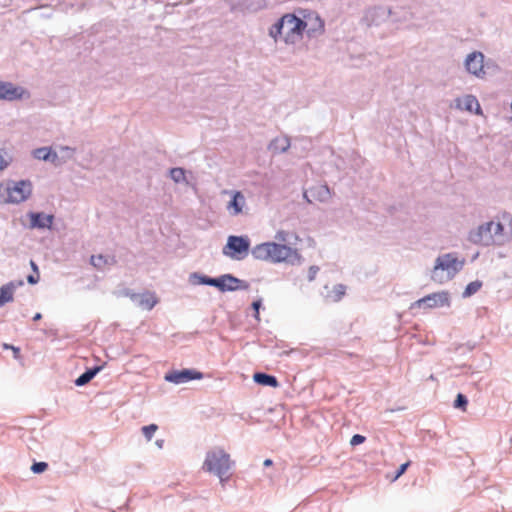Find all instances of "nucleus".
Returning a JSON list of instances; mask_svg holds the SVG:
<instances>
[{
  "label": "nucleus",
  "mask_w": 512,
  "mask_h": 512,
  "mask_svg": "<svg viewBox=\"0 0 512 512\" xmlns=\"http://www.w3.org/2000/svg\"><path fill=\"white\" fill-rule=\"evenodd\" d=\"M285 20L287 22L284 23L283 41L286 44L299 42L302 39L307 23L294 14H285Z\"/></svg>",
  "instance_id": "obj_6"
},
{
  "label": "nucleus",
  "mask_w": 512,
  "mask_h": 512,
  "mask_svg": "<svg viewBox=\"0 0 512 512\" xmlns=\"http://www.w3.org/2000/svg\"><path fill=\"white\" fill-rule=\"evenodd\" d=\"M48 468V464L46 462H34L31 466V471L34 474H40L46 471Z\"/></svg>",
  "instance_id": "obj_36"
},
{
  "label": "nucleus",
  "mask_w": 512,
  "mask_h": 512,
  "mask_svg": "<svg viewBox=\"0 0 512 512\" xmlns=\"http://www.w3.org/2000/svg\"><path fill=\"white\" fill-rule=\"evenodd\" d=\"M9 203L19 204L26 201L32 194V183L29 180L12 182L7 187Z\"/></svg>",
  "instance_id": "obj_10"
},
{
  "label": "nucleus",
  "mask_w": 512,
  "mask_h": 512,
  "mask_svg": "<svg viewBox=\"0 0 512 512\" xmlns=\"http://www.w3.org/2000/svg\"><path fill=\"white\" fill-rule=\"evenodd\" d=\"M234 462L230 455L221 447H214L206 452L202 469L205 472L213 474L224 482L230 477V469Z\"/></svg>",
  "instance_id": "obj_4"
},
{
  "label": "nucleus",
  "mask_w": 512,
  "mask_h": 512,
  "mask_svg": "<svg viewBox=\"0 0 512 512\" xmlns=\"http://www.w3.org/2000/svg\"><path fill=\"white\" fill-rule=\"evenodd\" d=\"M451 299L448 291H440L426 295L425 297L413 302L410 309L423 308L432 309L440 307H450Z\"/></svg>",
  "instance_id": "obj_9"
},
{
  "label": "nucleus",
  "mask_w": 512,
  "mask_h": 512,
  "mask_svg": "<svg viewBox=\"0 0 512 512\" xmlns=\"http://www.w3.org/2000/svg\"><path fill=\"white\" fill-rule=\"evenodd\" d=\"M273 464L272 460L271 459H266L263 463V465L265 467H268V466H271Z\"/></svg>",
  "instance_id": "obj_46"
},
{
  "label": "nucleus",
  "mask_w": 512,
  "mask_h": 512,
  "mask_svg": "<svg viewBox=\"0 0 512 512\" xmlns=\"http://www.w3.org/2000/svg\"><path fill=\"white\" fill-rule=\"evenodd\" d=\"M102 370V366H94L92 368L87 369L84 373H82L76 380V386H84L89 383L100 371Z\"/></svg>",
  "instance_id": "obj_23"
},
{
  "label": "nucleus",
  "mask_w": 512,
  "mask_h": 512,
  "mask_svg": "<svg viewBox=\"0 0 512 512\" xmlns=\"http://www.w3.org/2000/svg\"><path fill=\"white\" fill-rule=\"evenodd\" d=\"M30 264H31L33 271L38 274V266L36 265V263L34 261H31Z\"/></svg>",
  "instance_id": "obj_45"
},
{
  "label": "nucleus",
  "mask_w": 512,
  "mask_h": 512,
  "mask_svg": "<svg viewBox=\"0 0 512 512\" xmlns=\"http://www.w3.org/2000/svg\"><path fill=\"white\" fill-rule=\"evenodd\" d=\"M41 318H42V314H41V313H36V314L34 315V317H33V320H34V321H38V320H40Z\"/></svg>",
  "instance_id": "obj_47"
},
{
  "label": "nucleus",
  "mask_w": 512,
  "mask_h": 512,
  "mask_svg": "<svg viewBox=\"0 0 512 512\" xmlns=\"http://www.w3.org/2000/svg\"><path fill=\"white\" fill-rule=\"evenodd\" d=\"M290 145V139L286 136H282L272 140L269 149L273 153H284L289 149Z\"/></svg>",
  "instance_id": "obj_22"
},
{
  "label": "nucleus",
  "mask_w": 512,
  "mask_h": 512,
  "mask_svg": "<svg viewBox=\"0 0 512 512\" xmlns=\"http://www.w3.org/2000/svg\"><path fill=\"white\" fill-rule=\"evenodd\" d=\"M346 292V286L343 285V284H337L334 286L333 288V298H334V301H339L343 295L345 294Z\"/></svg>",
  "instance_id": "obj_35"
},
{
  "label": "nucleus",
  "mask_w": 512,
  "mask_h": 512,
  "mask_svg": "<svg viewBox=\"0 0 512 512\" xmlns=\"http://www.w3.org/2000/svg\"><path fill=\"white\" fill-rule=\"evenodd\" d=\"M39 281V276L29 275L27 277V282L31 285L37 284Z\"/></svg>",
  "instance_id": "obj_43"
},
{
  "label": "nucleus",
  "mask_w": 512,
  "mask_h": 512,
  "mask_svg": "<svg viewBox=\"0 0 512 512\" xmlns=\"http://www.w3.org/2000/svg\"><path fill=\"white\" fill-rule=\"evenodd\" d=\"M115 256L110 255H92L90 258V263L96 269H103L105 266H113L116 264Z\"/></svg>",
  "instance_id": "obj_19"
},
{
  "label": "nucleus",
  "mask_w": 512,
  "mask_h": 512,
  "mask_svg": "<svg viewBox=\"0 0 512 512\" xmlns=\"http://www.w3.org/2000/svg\"><path fill=\"white\" fill-rule=\"evenodd\" d=\"M203 373L195 369L172 370L165 374L164 379L167 382L179 385L191 380H200Z\"/></svg>",
  "instance_id": "obj_12"
},
{
  "label": "nucleus",
  "mask_w": 512,
  "mask_h": 512,
  "mask_svg": "<svg viewBox=\"0 0 512 512\" xmlns=\"http://www.w3.org/2000/svg\"><path fill=\"white\" fill-rule=\"evenodd\" d=\"M467 404H468L467 397L462 393H458L456 396V399L454 401V407L457 409L465 410Z\"/></svg>",
  "instance_id": "obj_34"
},
{
  "label": "nucleus",
  "mask_w": 512,
  "mask_h": 512,
  "mask_svg": "<svg viewBox=\"0 0 512 512\" xmlns=\"http://www.w3.org/2000/svg\"><path fill=\"white\" fill-rule=\"evenodd\" d=\"M224 194L230 196V200L226 204V210L232 217L242 214H248V205L245 195L237 190H225Z\"/></svg>",
  "instance_id": "obj_11"
},
{
  "label": "nucleus",
  "mask_w": 512,
  "mask_h": 512,
  "mask_svg": "<svg viewBox=\"0 0 512 512\" xmlns=\"http://www.w3.org/2000/svg\"><path fill=\"white\" fill-rule=\"evenodd\" d=\"M31 93L25 87L10 81L0 80V100L6 102H16L29 100Z\"/></svg>",
  "instance_id": "obj_8"
},
{
  "label": "nucleus",
  "mask_w": 512,
  "mask_h": 512,
  "mask_svg": "<svg viewBox=\"0 0 512 512\" xmlns=\"http://www.w3.org/2000/svg\"><path fill=\"white\" fill-rule=\"evenodd\" d=\"M232 274H223L219 277L213 278L212 286L219 289L221 292H233L235 288L232 285H227V282H233Z\"/></svg>",
  "instance_id": "obj_20"
},
{
  "label": "nucleus",
  "mask_w": 512,
  "mask_h": 512,
  "mask_svg": "<svg viewBox=\"0 0 512 512\" xmlns=\"http://www.w3.org/2000/svg\"><path fill=\"white\" fill-rule=\"evenodd\" d=\"M454 107L459 110H464L476 115L482 114L481 106L478 99L471 94L463 97H458L454 100Z\"/></svg>",
  "instance_id": "obj_13"
},
{
  "label": "nucleus",
  "mask_w": 512,
  "mask_h": 512,
  "mask_svg": "<svg viewBox=\"0 0 512 512\" xmlns=\"http://www.w3.org/2000/svg\"><path fill=\"white\" fill-rule=\"evenodd\" d=\"M32 154L35 159L50 161L54 164H57V160L59 159V155L49 147L37 148L33 150Z\"/></svg>",
  "instance_id": "obj_17"
},
{
  "label": "nucleus",
  "mask_w": 512,
  "mask_h": 512,
  "mask_svg": "<svg viewBox=\"0 0 512 512\" xmlns=\"http://www.w3.org/2000/svg\"><path fill=\"white\" fill-rule=\"evenodd\" d=\"M163 444H164V440L162 439H159L156 441V445L159 447V448H162L163 447Z\"/></svg>",
  "instance_id": "obj_48"
},
{
  "label": "nucleus",
  "mask_w": 512,
  "mask_h": 512,
  "mask_svg": "<svg viewBox=\"0 0 512 512\" xmlns=\"http://www.w3.org/2000/svg\"><path fill=\"white\" fill-rule=\"evenodd\" d=\"M309 194V189L305 190L304 193H303V198L308 202V203H312L313 201H315L314 199L311 198V195H308Z\"/></svg>",
  "instance_id": "obj_44"
},
{
  "label": "nucleus",
  "mask_w": 512,
  "mask_h": 512,
  "mask_svg": "<svg viewBox=\"0 0 512 512\" xmlns=\"http://www.w3.org/2000/svg\"><path fill=\"white\" fill-rule=\"evenodd\" d=\"M141 430L147 441H150L153 438L154 433L158 430V426L156 424H150L143 426Z\"/></svg>",
  "instance_id": "obj_33"
},
{
  "label": "nucleus",
  "mask_w": 512,
  "mask_h": 512,
  "mask_svg": "<svg viewBox=\"0 0 512 512\" xmlns=\"http://www.w3.org/2000/svg\"><path fill=\"white\" fill-rule=\"evenodd\" d=\"M251 254L257 260L270 263L286 262L291 265H299L302 262V256L297 249L275 242L258 244L252 248Z\"/></svg>",
  "instance_id": "obj_2"
},
{
  "label": "nucleus",
  "mask_w": 512,
  "mask_h": 512,
  "mask_svg": "<svg viewBox=\"0 0 512 512\" xmlns=\"http://www.w3.org/2000/svg\"><path fill=\"white\" fill-rule=\"evenodd\" d=\"M318 271H319V267L318 266H315V265L310 266V268L308 270V276H307L308 281H310V282L313 281L315 279Z\"/></svg>",
  "instance_id": "obj_40"
},
{
  "label": "nucleus",
  "mask_w": 512,
  "mask_h": 512,
  "mask_svg": "<svg viewBox=\"0 0 512 512\" xmlns=\"http://www.w3.org/2000/svg\"><path fill=\"white\" fill-rule=\"evenodd\" d=\"M127 296L139 307L145 310H152L154 306L157 304L158 300L153 293L145 292V293H132L128 291L126 293Z\"/></svg>",
  "instance_id": "obj_14"
},
{
  "label": "nucleus",
  "mask_w": 512,
  "mask_h": 512,
  "mask_svg": "<svg viewBox=\"0 0 512 512\" xmlns=\"http://www.w3.org/2000/svg\"><path fill=\"white\" fill-rule=\"evenodd\" d=\"M253 380L255 383L262 385V386H268V387H273V388H276L279 386V382L275 376L264 373V372L254 373Z\"/></svg>",
  "instance_id": "obj_21"
},
{
  "label": "nucleus",
  "mask_w": 512,
  "mask_h": 512,
  "mask_svg": "<svg viewBox=\"0 0 512 512\" xmlns=\"http://www.w3.org/2000/svg\"><path fill=\"white\" fill-rule=\"evenodd\" d=\"M484 60L485 56L482 52L473 51L465 57L463 64H473L475 62L478 64H484Z\"/></svg>",
  "instance_id": "obj_28"
},
{
  "label": "nucleus",
  "mask_w": 512,
  "mask_h": 512,
  "mask_svg": "<svg viewBox=\"0 0 512 512\" xmlns=\"http://www.w3.org/2000/svg\"><path fill=\"white\" fill-rule=\"evenodd\" d=\"M169 175L171 179L176 183H181L185 181V170L180 167L171 168L169 170Z\"/></svg>",
  "instance_id": "obj_30"
},
{
  "label": "nucleus",
  "mask_w": 512,
  "mask_h": 512,
  "mask_svg": "<svg viewBox=\"0 0 512 512\" xmlns=\"http://www.w3.org/2000/svg\"><path fill=\"white\" fill-rule=\"evenodd\" d=\"M213 277L201 274L199 272H193L189 275V283L191 285H207L212 286Z\"/></svg>",
  "instance_id": "obj_25"
},
{
  "label": "nucleus",
  "mask_w": 512,
  "mask_h": 512,
  "mask_svg": "<svg viewBox=\"0 0 512 512\" xmlns=\"http://www.w3.org/2000/svg\"><path fill=\"white\" fill-rule=\"evenodd\" d=\"M409 465H410V462H405V463L401 464V465L399 466V468L397 469L396 474H395V477H394V479H393V480H396V479H398L401 475H403V474L406 472V470H407V468L409 467Z\"/></svg>",
  "instance_id": "obj_39"
},
{
  "label": "nucleus",
  "mask_w": 512,
  "mask_h": 512,
  "mask_svg": "<svg viewBox=\"0 0 512 512\" xmlns=\"http://www.w3.org/2000/svg\"><path fill=\"white\" fill-rule=\"evenodd\" d=\"M22 284V281L18 284L11 281L0 288V307L13 300V294L16 287Z\"/></svg>",
  "instance_id": "obj_18"
},
{
  "label": "nucleus",
  "mask_w": 512,
  "mask_h": 512,
  "mask_svg": "<svg viewBox=\"0 0 512 512\" xmlns=\"http://www.w3.org/2000/svg\"><path fill=\"white\" fill-rule=\"evenodd\" d=\"M316 32V29L308 30V34L311 35L312 33Z\"/></svg>",
  "instance_id": "obj_50"
},
{
  "label": "nucleus",
  "mask_w": 512,
  "mask_h": 512,
  "mask_svg": "<svg viewBox=\"0 0 512 512\" xmlns=\"http://www.w3.org/2000/svg\"><path fill=\"white\" fill-rule=\"evenodd\" d=\"M481 287H482L481 281H479V280L472 281L466 286L465 290L463 291L462 296L464 298L470 297V296L474 295L475 293H477Z\"/></svg>",
  "instance_id": "obj_29"
},
{
  "label": "nucleus",
  "mask_w": 512,
  "mask_h": 512,
  "mask_svg": "<svg viewBox=\"0 0 512 512\" xmlns=\"http://www.w3.org/2000/svg\"><path fill=\"white\" fill-rule=\"evenodd\" d=\"M59 153L60 156L57 160V164H63L74 158L76 149L70 146H59Z\"/></svg>",
  "instance_id": "obj_26"
},
{
  "label": "nucleus",
  "mask_w": 512,
  "mask_h": 512,
  "mask_svg": "<svg viewBox=\"0 0 512 512\" xmlns=\"http://www.w3.org/2000/svg\"><path fill=\"white\" fill-rule=\"evenodd\" d=\"M497 66H465V70L479 79H484L489 69Z\"/></svg>",
  "instance_id": "obj_27"
},
{
  "label": "nucleus",
  "mask_w": 512,
  "mask_h": 512,
  "mask_svg": "<svg viewBox=\"0 0 512 512\" xmlns=\"http://www.w3.org/2000/svg\"><path fill=\"white\" fill-rule=\"evenodd\" d=\"M3 349L5 350H8V349H13V357L15 359H20L21 358V354H20V348L19 347H16V346H13L11 344H7V343H3L2 345Z\"/></svg>",
  "instance_id": "obj_37"
},
{
  "label": "nucleus",
  "mask_w": 512,
  "mask_h": 512,
  "mask_svg": "<svg viewBox=\"0 0 512 512\" xmlns=\"http://www.w3.org/2000/svg\"><path fill=\"white\" fill-rule=\"evenodd\" d=\"M275 238L281 242V244L292 243V238L296 239L297 236L294 233H290L288 231L280 230L276 233Z\"/></svg>",
  "instance_id": "obj_31"
},
{
  "label": "nucleus",
  "mask_w": 512,
  "mask_h": 512,
  "mask_svg": "<svg viewBox=\"0 0 512 512\" xmlns=\"http://www.w3.org/2000/svg\"><path fill=\"white\" fill-rule=\"evenodd\" d=\"M311 198L319 202H327L331 198V192L327 185H315L309 188Z\"/></svg>",
  "instance_id": "obj_16"
},
{
  "label": "nucleus",
  "mask_w": 512,
  "mask_h": 512,
  "mask_svg": "<svg viewBox=\"0 0 512 512\" xmlns=\"http://www.w3.org/2000/svg\"><path fill=\"white\" fill-rule=\"evenodd\" d=\"M465 259H459L456 253H445L439 255L431 271V279L439 284L451 280L463 269Z\"/></svg>",
  "instance_id": "obj_5"
},
{
  "label": "nucleus",
  "mask_w": 512,
  "mask_h": 512,
  "mask_svg": "<svg viewBox=\"0 0 512 512\" xmlns=\"http://www.w3.org/2000/svg\"><path fill=\"white\" fill-rule=\"evenodd\" d=\"M114 512V511H113Z\"/></svg>",
  "instance_id": "obj_51"
},
{
  "label": "nucleus",
  "mask_w": 512,
  "mask_h": 512,
  "mask_svg": "<svg viewBox=\"0 0 512 512\" xmlns=\"http://www.w3.org/2000/svg\"><path fill=\"white\" fill-rule=\"evenodd\" d=\"M233 282H227V285H232L237 290H247L249 288V283L245 280L239 279L233 275Z\"/></svg>",
  "instance_id": "obj_32"
},
{
  "label": "nucleus",
  "mask_w": 512,
  "mask_h": 512,
  "mask_svg": "<svg viewBox=\"0 0 512 512\" xmlns=\"http://www.w3.org/2000/svg\"><path fill=\"white\" fill-rule=\"evenodd\" d=\"M262 306L261 299H258L252 303V308L255 311V318L259 319V309Z\"/></svg>",
  "instance_id": "obj_41"
},
{
  "label": "nucleus",
  "mask_w": 512,
  "mask_h": 512,
  "mask_svg": "<svg viewBox=\"0 0 512 512\" xmlns=\"http://www.w3.org/2000/svg\"><path fill=\"white\" fill-rule=\"evenodd\" d=\"M287 22L285 20V15L282 16L280 19L277 20L276 23H274L270 29H269V35L277 42L282 40L283 41V30H284V23Z\"/></svg>",
  "instance_id": "obj_24"
},
{
  "label": "nucleus",
  "mask_w": 512,
  "mask_h": 512,
  "mask_svg": "<svg viewBox=\"0 0 512 512\" xmlns=\"http://www.w3.org/2000/svg\"><path fill=\"white\" fill-rule=\"evenodd\" d=\"M420 10L421 5L416 2H411L408 6L393 8L376 6L366 11L363 22L369 27L380 26L390 18L393 22H407L419 18L417 14L420 13Z\"/></svg>",
  "instance_id": "obj_1"
},
{
  "label": "nucleus",
  "mask_w": 512,
  "mask_h": 512,
  "mask_svg": "<svg viewBox=\"0 0 512 512\" xmlns=\"http://www.w3.org/2000/svg\"><path fill=\"white\" fill-rule=\"evenodd\" d=\"M250 240L247 236L231 235L223 248V254L233 259L242 260L249 252Z\"/></svg>",
  "instance_id": "obj_7"
},
{
  "label": "nucleus",
  "mask_w": 512,
  "mask_h": 512,
  "mask_svg": "<svg viewBox=\"0 0 512 512\" xmlns=\"http://www.w3.org/2000/svg\"><path fill=\"white\" fill-rule=\"evenodd\" d=\"M318 20H320V19L318 18ZM323 28H324L323 22H322V21H319V28H318V30H319L320 32H323Z\"/></svg>",
  "instance_id": "obj_49"
},
{
  "label": "nucleus",
  "mask_w": 512,
  "mask_h": 512,
  "mask_svg": "<svg viewBox=\"0 0 512 512\" xmlns=\"http://www.w3.org/2000/svg\"><path fill=\"white\" fill-rule=\"evenodd\" d=\"M468 241L474 245L488 247L505 241L504 226L500 222L489 221L469 231Z\"/></svg>",
  "instance_id": "obj_3"
},
{
  "label": "nucleus",
  "mask_w": 512,
  "mask_h": 512,
  "mask_svg": "<svg viewBox=\"0 0 512 512\" xmlns=\"http://www.w3.org/2000/svg\"><path fill=\"white\" fill-rule=\"evenodd\" d=\"M28 217L30 218L29 227L31 229H50L54 221V215L43 212H29Z\"/></svg>",
  "instance_id": "obj_15"
},
{
  "label": "nucleus",
  "mask_w": 512,
  "mask_h": 512,
  "mask_svg": "<svg viewBox=\"0 0 512 512\" xmlns=\"http://www.w3.org/2000/svg\"><path fill=\"white\" fill-rule=\"evenodd\" d=\"M11 162V158H5L0 154V171L9 166Z\"/></svg>",
  "instance_id": "obj_42"
},
{
  "label": "nucleus",
  "mask_w": 512,
  "mask_h": 512,
  "mask_svg": "<svg viewBox=\"0 0 512 512\" xmlns=\"http://www.w3.org/2000/svg\"><path fill=\"white\" fill-rule=\"evenodd\" d=\"M365 439L366 438L363 435L355 434V435L352 436V438L350 440V445L351 446L360 445V444H362L365 441Z\"/></svg>",
  "instance_id": "obj_38"
}]
</instances>
